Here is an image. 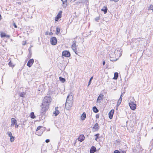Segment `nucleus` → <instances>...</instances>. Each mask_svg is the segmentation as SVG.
<instances>
[{
    "label": "nucleus",
    "mask_w": 153,
    "mask_h": 153,
    "mask_svg": "<svg viewBox=\"0 0 153 153\" xmlns=\"http://www.w3.org/2000/svg\"><path fill=\"white\" fill-rule=\"evenodd\" d=\"M76 42L75 40H74L72 41V45H71V48L74 51L75 53L76 54H77V47L76 44Z\"/></svg>",
    "instance_id": "39448f33"
},
{
    "label": "nucleus",
    "mask_w": 153,
    "mask_h": 153,
    "mask_svg": "<svg viewBox=\"0 0 153 153\" xmlns=\"http://www.w3.org/2000/svg\"><path fill=\"white\" fill-rule=\"evenodd\" d=\"M5 37H7V38H9L10 37V36L9 35H6Z\"/></svg>",
    "instance_id": "49530a36"
},
{
    "label": "nucleus",
    "mask_w": 153,
    "mask_h": 153,
    "mask_svg": "<svg viewBox=\"0 0 153 153\" xmlns=\"http://www.w3.org/2000/svg\"><path fill=\"white\" fill-rule=\"evenodd\" d=\"M50 42L52 45H55L57 42V39L55 37H52L50 39Z\"/></svg>",
    "instance_id": "6e6552de"
},
{
    "label": "nucleus",
    "mask_w": 153,
    "mask_h": 153,
    "mask_svg": "<svg viewBox=\"0 0 153 153\" xmlns=\"http://www.w3.org/2000/svg\"><path fill=\"white\" fill-rule=\"evenodd\" d=\"M62 2L63 7H65L67 5V0H61Z\"/></svg>",
    "instance_id": "aec40b11"
},
{
    "label": "nucleus",
    "mask_w": 153,
    "mask_h": 153,
    "mask_svg": "<svg viewBox=\"0 0 153 153\" xmlns=\"http://www.w3.org/2000/svg\"><path fill=\"white\" fill-rule=\"evenodd\" d=\"M140 39V38H139L133 39L132 42L131 43V45L133 48L136 47L139 45Z\"/></svg>",
    "instance_id": "20e7f679"
},
{
    "label": "nucleus",
    "mask_w": 153,
    "mask_h": 153,
    "mask_svg": "<svg viewBox=\"0 0 153 153\" xmlns=\"http://www.w3.org/2000/svg\"><path fill=\"white\" fill-rule=\"evenodd\" d=\"M8 64L10 66H11L12 63L11 61L9 62L8 63Z\"/></svg>",
    "instance_id": "de8ad7c7"
},
{
    "label": "nucleus",
    "mask_w": 153,
    "mask_h": 153,
    "mask_svg": "<svg viewBox=\"0 0 153 153\" xmlns=\"http://www.w3.org/2000/svg\"><path fill=\"white\" fill-rule=\"evenodd\" d=\"M105 61H103V63H102L103 65H105Z\"/></svg>",
    "instance_id": "603ef678"
},
{
    "label": "nucleus",
    "mask_w": 153,
    "mask_h": 153,
    "mask_svg": "<svg viewBox=\"0 0 153 153\" xmlns=\"http://www.w3.org/2000/svg\"><path fill=\"white\" fill-rule=\"evenodd\" d=\"M110 1H114L115 2H117L119 1V0H109Z\"/></svg>",
    "instance_id": "ea45409f"
},
{
    "label": "nucleus",
    "mask_w": 153,
    "mask_h": 153,
    "mask_svg": "<svg viewBox=\"0 0 153 153\" xmlns=\"http://www.w3.org/2000/svg\"><path fill=\"white\" fill-rule=\"evenodd\" d=\"M114 153H121L118 150H115Z\"/></svg>",
    "instance_id": "4c0bfd02"
},
{
    "label": "nucleus",
    "mask_w": 153,
    "mask_h": 153,
    "mask_svg": "<svg viewBox=\"0 0 153 153\" xmlns=\"http://www.w3.org/2000/svg\"><path fill=\"white\" fill-rule=\"evenodd\" d=\"M96 148L94 146H92L90 150V153H94L96 151Z\"/></svg>",
    "instance_id": "412c9836"
},
{
    "label": "nucleus",
    "mask_w": 153,
    "mask_h": 153,
    "mask_svg": "<svg viewBox=\"0 0 153 153\" xmlns=\"http://www.w3.org/2000/svg\"><path fill=\"white\" fill-rule=\"evenodd\" d=\"M93 110L94 112L96 113H97L99 111L98 110L95 106H94L93 108Z\"/></svg>",
    "instance_id": "393cba45"
},
{
    "label": "nucleus",
    "mask_w": 153,
    "mask_h": 153,
    "mask_svg": "<svg viewBox=\"0 0 153 153\" xmlns=\"http://www.w3.org/2000/svg\"><path fill=\"white\" fill-rule=\"evenodd\" d=\"M19 127V125L17 124V123L15 125V127L18 128Z\"/></svg>",
    "instance_id": "a19ab883"
},
{
    "label": "nucleus",
    "mask_w": 153,
    "mask_h": 153,
    "mask_svg": "<svg viewBox=\"0 0 153 153\" xmlns=\"http://www.w3.org/2000/svg\"><path fill=\"white\" fill-rule=\"evenodd\" d=\"M49 142H50V140L49 139H47L45 140V142L46 143H48Z\"/></svg>",
    "instance_id": "79ce46f5"
},
{
    "label": "nucleus",
    "mask_w": 153,
    "mask_h": 153,
    "mask_svg": "<svg viewBox=\"0 0 153 153\" xmlns=\"http://www.w3.org/2000/svg\"><path fill=\"white\" fill-rule=\"evenodd\" d=\"M43 131V129H41V130H38V131H36V134L39 136H40L42 134Z\"/></svg>",
    "instance_id": "2eb2a0df"
},
{
    "label": "nucleus",
    "mask_w": 153,
    "mask_h": 153,
    "mask_svg": "<svg viewBox=\"0 0 153 153\" xmlns=\"http://www.w3.org/2000/svg\"><path fill=\"white\" fill-rule=\"evenodd\" d=\"M43 128V127L42 126H39L37 127V128L36 130V131H38V130H41V129H41V128Z\"/></svg>",
    "instance_id": "72a5a7b5"
},
{
    "label": "nucleus",
    "mask_w": 153,
    "mask_h": 153,
    "mask_svg": "<svg viewBox=\"0 0 153 153\" xmlns=\"http://www.w3.org/2000/svg\"><path fill=\"white\" fill-rule=\"evenodd\" d=\"M118 76V74L117 72L115 73L114 74V77L113 79H117Z\"/></svg>",
    "instance_id": "b1692460"
},
{
    "label": "nucleus",
    "mask_w": 153,
    "mask_h": 153,
    "mask_svg": "<svg viewBox=\"0 0 153 153\" xmlns=\"http://www.w3.org/2000/svg\"><path fill=\"white\" fill-rule=\"evenodd\" d=\"M114 113V110L113 109L111 110V111L109 113V117L110 119H112Z\"/></svg>",
    "instance_id": "4468645a"
},
{
    "label": "nucleus",
    "mask_w": 153,
    "mask_h": 153,
    "mask_svg": "<svg viewBox=\"0 0 153 153\" xmlns=\"http://www.w3.org/2000/svg\"><path fill=\"white\" fill-rule=\"evenodd\" d=\"M73 103V96L71 94H69L67 96L65 104V109L68 110H70Z\"/></svg>",
    "instance_id": "f03ea898"
},
{
    "label": "nucleus",
    "mask_w": 153,
    "mask_h": 153,
    "mask_svg": "<svg viewBox=\"0 0 153 153\" xmlns=\"http://www.w3.org/2000/svg\"><path fill=\"white\" fill-rule=\"evenodd\" d=\"M152 10L153 12V6L152 5H151L148 8V10Z\"/></svg>",
    "instance_id": "7c9ffc66"
},
{
    "label": "nucleus",
    "mask_w": 153,
    "mask_h": 153,
    "mask_svg": "<svg viewBox=\"0 0 153 153\" xmlns=\"http://www.w3.org/2000/svg\"><path fill=\"white\" fill-rule=\"evenodd\" d=\"M7 134L8 136L10 137L12 136V134L10 132L8 131L7 132Z\"/></svg>",
    "instance_id": "f704fd0d"
},
{
    "label": "nucleus",
    "mask_w": 153,
    "mask_h": 153,
    "mask_svg": "<svg viewBox=\"0 0 153 153\" xmlns=\"http://www.w3.org/2000/svg\"><path fill=\"white\" fill-rule=\"evenodd\" d=\"M25 124H24V123L23 122V123H22V125H25Z\"/></svg>",
    "instance_id": "5fc2aeb1"
},
{
    "label": "nucleus",
    "mask_w": 153,
    "mask_h": 153,
    "mask_svg": "<svg viewBox=\"0 0 153 153\" xmlns=\"http://www.w3.org/2000/svg\"><path fill=\"white\" fill-rule=\"evenodd\" d=\"M10 137V141L11 142H13L14 141V137L12 136Z\"/></svg>",
    "instance_id": "2f4dec72"
},
{
    "label": "nucleus",
    "mask_w": 153,
    "mask_h": 153,
    "mask_svg": "<svg viewBox=\"0 0 153 153\" xmlns=\"http://www.w3.org/2000/svg\"><path fill=\"white\" fill-rule=\"evenodd\" d=\"M103 96L104 95L103 94H100L97 98V102L99 103L101 102L102 100Z\"/></svg>",
    "instance_id": "9d476101"
},
{
    "label": "nucleus",
    "mask_w": 153,
    "mask_h": 153,
    "mask_svg": "<svg viewBox=\"0 0 153 153\" xmlns=\"http://www.w3.org/2000/svg\"><path fill=\"white\" fill-rule=\"evenodd\" d=\"M88 0H80L76 2V4L79 5L80 4H84V3L87 2Z\"/></svg>",
    "instance_id": "dca6fc26"
},
{
    "label": "nucleus",
    "mask_w": 153,
    "mask_h": 153,
    "mask_svg": "<svg viewBox=\"0 0 153 153\" xmlns=\"http://www.w3.org/2000/svg\"><path fill=\"white\" fill-rule=\"evenodd\" d=\"M5 34L4 33L1 32V37H4L5 36Z\"/></svg>",
    "instance_id": "473e14b6"
},
{
    "label": "nucleus",
    "mask_w": 153,
    "mask_h": 153,
    "mask_svg": "<svg viewBox=\"0 0 153 153\" xmlns=\"http://www.w3.org/2000/svg\"><path fill=\"white\" fill-rule=\"evenodd\" d=\"M62 55L66 57H69L70 56V53L69 52L65 51L62 52Z\"/></svg>",
    "instance_id": "1a4fd4ad"
},
{
    "label": "nucleus",
    "mask_w": 153,
    "mask_h": 153,
    "mask_svg": "<svg viewBox=\"0 0 153 153\" xmlns=\"http://www.w3.org/2000/svg\"><path fill=\"white\" fill-rule=\"evenodd\" d=\"M98 127H99V125L97 123H96L94 126L93 127V128L95 130L97 131L98 130Z\"/></svg>",
    "instance_id": "5701e85b"
},
{
    "label": "nucleus",
    "mask_w": 153,
    "mask_h": 153,
    "mask_svg": "<svg viewBox=\"0 0 153 153\" xmlns=\"http://www.w3.org/2000/svg\"><path fill=\"white\" fill-rule=\"evenodd\" d=\"M1 19V15L0 14V20Z\"/></svg>",
    "instance_id": "864d4df0"
},
{
    "label": "nucleus",
    "mask_w": 153,
    "mask_h": 153,
    "mask_svg": "<svg viewBox=\"0 0 153 153\" xmlns=\"http://www.w3.org/2000/svg\"><path fill=\"white\" fill-rule=\"evenodd\" d=\"M96 136V137L95 138V140H97V139L98 138V136L99 135V134H97L95 135Z\"/></svg>",
    "instance_id": "e433bc0d"
},
{
    "label": "nucleus",
    "mask_w": 153,
    "mask_h": 153,
    "mask_svg": "<svg viewBox=\"0 0 153 153\" xmlns=\"http://www.w3.org/2000/svg\"><path fill=\"white\" fill-rule=\"evenodd\" d=\"M59 79L62 83H64L65 81V79L63 78L62 77H59Z\"/></svg>",
    "instance_id": "bb28decb"
},
{
    "label": "nucleus",
    "mask_w": 153,
    "mask_h": 153,
    "mask_svg": "<svg viewBox=\"0 0 153 153\" xmlns=\"http://www.w3.org/2000/svg\"><path fill=\"white\" fill-rule=\"evenodd\" d=\"M129 103V105L131 109L133 110H135L136 108V104L135 103V101L134 99L132 97Z\"/></svg>",
    "instance_id": "7ed1b4c3"
},
{
    "label": "nucleus",
    "mask_w": 153,
    "mask_h": 153,
    "mask_svg": "<svg viewBox=\"0 0 153 153\" xmlns=\"http://www.w3.org/2000/svg\"><path fill=\"white\" fill-rule=\"evenodd\" d=\"M107 8L106 6H104L101 9V10L104 12V14H106V13L107 11Z\"/></svg>",
    "instance_id": "4be33fe9"
},
{
    "label": "nucleus",
    "mask_w": 153,
    "mask_h": 153,
    "mask_svg": "<svg viewBox=\"0 0 153 153\" xmlns=\"http://www.w3.org/2000/svg\"><path fill=\"white\" fill-rule=\"evenodd\" d=\"M123 97V96L122 95V94L120 96V97L119 98V99H120V100H122V97Z\"/></svg>",
    "instance_id": "c03bdc74"
},
{
    "label": "nucleus",
    "mask_w": 153,
    "mask_h": 153,
    "mask_svg": "<svg viewBox=\"0 0 153 153\" xmlns=\"http://www.w3.org/2000/svg\"><path fill=\"white\" fill-rule=\"evenodd\" d=\"M49 35L50 36L52 35H53V33H52V32H51L49 33Z\"/></svg>",
    "instance_id": "09e8293b"
},
{
    "label": "nucleus",
    "mask_w": 153,
    "mask_h": 153,
    "mask_svg": "<svg viewBox=\"0 0 153 153\" xmlns=\"http://www.w3.org/2000/svg\"><path fill=\"white\" fill-rule=\"evenodd\" d=\"M25 94V92L19 93V95L20 97H24V96Z\"/></svg>",
    "instance_id": "a878e982"
},
{
    "label": "nucleus",
    "mask_w": 153,
    "mask_h": 153,
    "mask_svg": "<svg viewBox=\"0 0 153 153\" xmlns=\"http://www.w3.org/2000/svg\"><path fill=\"white\" fill-rule=\"evenodd\" d=\"M13 25L14 26V27L15 28H17V26L16 25V24L15 23H13Z\"/></svg>",
    "instance_id": "37998d69"
},
{
    "label": "nucleus",
    "mask_w": 153,
    "mask_h": 153,
    "mask_svg": "<svg viewBox=\"0 0 153 153\" xmlns=\"http://www.w3.org/2000/svg\"><path fill=\"white\" fill-rule=\"evenodd\" d=\"M85 139V137L83 135H81L78 138V140L80 142H82Z\"/></svg>",
    "instance_id": "a211bd4d"
},
{
    "label": "nucleus",
    "mask_w": 153,
    "mask_h": 153,
    "mask_svg": "<svg viewBox=\"0 0 153 153\" xmlns=\"http://www.w3.org/2000/svg\"><path fill=\"white\" fill-rule=\"evenodd\" d=\"M122 102V100L119 99L118 101V102H117V106H118L120 105L121 102Z\"/></svg>",
    "instance_id": "cd10ccee"
},
{
    "label": "nucleus",
    "mask_w": 153,
    "mask_h": 153,
    "mask_svg": "<svg viewBox=\"0 0 153 153\" xmlns=\"http://www.w3.org/2000/svg\"><path fill=\"white\" fill-rule=\"evenodd\" d=\"M76 0H71V1L72 2H74Z\"/></svg>",
    "instance_id": "3c124183"
},
{
    "label": "nucleus",
    "mask_w": 153,
    "mask_h": 153,
    "mask_svg": "<svg viewBox=\"0 0 153 153\" xmlns=\"http://www.w3.org/2000/svg\"><path fill=\"white\" fill-rule=\"evenodd\" d=\"M62 11H60L57 16L56 17L55 20V21H57L59 19L61 18L62 16Z\"/></svg>",
    "instance_id": "9b49d317"
},
{
    "label": "nucleus",
    "mask_w": 153,
    "mask_h": 153,
    "mask_svg": "<svg viewBox=\"0 0 153 153\" xmlns=\"http://www.w3.org/2000/svg\"><path fill=\"white\" fill-rule=\"evenodd\" d=\"M86 117V114L84 112L82 114L81 116V120H85V118Z\"/></svg>",
    "instance_id": "6ab92c4d"
},
{
    "label": "nucleus",
    "mask_w": 153,
    "mask_h": 153,
    "mask_svg": "<svg viewBox=\"0 0 153 153\" xmlns=\"http://www.w3.org/2000/svg\"><path fill=\"white\" fill-rule=\"evenodd\" d=\"M34 62V60L33 59H30L27 62V65L29 67H30L33 64Z\"/></svg>",
    "instance_id": "f8f14e48"
},
{
    "label": "nucleus",
    "mask_w": 153,
    "mask_h": 153,
    "mask_svg": "<svg viewBox=\"0 0 153 153\" xmlns=\"http://www.w3.org/2000/svg\"><path fill=\"white\" fill-rule=\"evenodd\" d=\"M56 31L57 33H56V34H58L59 33L60 31V29L58 27H57L56 28Z\"/></svg>",
    "instance_id": "c85d7f7f"
},
{
    "label": "nucleus",
    "mask_w": 153,
    "mask_h": 153,
    "mask_svg": "<svg viewBox=\"0 0 153 153\" xmlns=\"http://www.w3.org/2000/svg\"><path fill=\"white\" fill-rule=\"evenodd\" d=\"M51 100V98L49 96H47L44 98L42 105V108L40 111L41 113H44L48 109Z\"/></svg>",
    "instance_id": "f257e3e1"
},
{
    "label": "nucleus",
    "mask_w": 153,
    "mask_h": 153,
    "mask_svg": "<svg viewBox=\"0 0 153 153\" xmlns=\"http://www.w3.org/2000/svg\"><path fill=\"white\" fill-rule=\"evenodd\" d=\"M120 153H126V152L125 151H123L122 152H121Z\"/></svg>",
    "instance_id": "8fccbe9b"
},
{
    "label": "nucleus",
    "mask_w": 153,
    "mask_h": 153,
    "mask_svg": "<svg viewBox=\"0 0 153 153\" xmlns=\"http://www.w3.org/2000/svg\"><path fill=\"white\" fill-rule=\"evenodd\" d=\"M114 52L116 55L117 57H119L122 55V50L120 48H117L114 51Z\"/></svg>",
    "instance_id": "423d86ee"
},
{
    "label": "nucleus",
    "mask_w": 153,
    "mask_h": 153,
    "mask_svg": "<svg viewBox=\"0 0 153 153\" xmlns=\"http://www.w3.org/2000/svg\"><path fill=\"white\" fill-rule=\"evenodd\" d=\"M58 107H56L55 108V111L53 112V114L55 115V116H56L59 113V111L58 110Z\"/></svg>",
    "instance_id": "f3484780"
},
{
    "label": "nucleus",
    "mask_w": 153,
    "mask_h": 153,
    "mask_svg": "<svg viewBox=\"0 0 153 153\" xmlns=\"http://www.w3.org/2000/svg\"><path fill=\"white\" fill-rule=\"evenodd\" d=\"M17 123L16 120L14 118H12L11 119V126L12 127L14 126Z\"/></svg>",
    "instance_id": "ddd939ff"
},
{
    "label": "nucleus",
    "mask_w": 153,
    "mask_h": 153,
    "mask_svg": "<svg viewBox=\"0 0 153 153\" xmlns=\"http://www.w3.org/2000/svg\"><path fill=\"white\" fill-rule=\"evenodd\" d=\"M110 57L111 61H116L117 58H118V57H117L116 55L114 52L110 53Z\"/></svg>",
    "instance_id": "0eeeda50"
},
{
    "label": "nucleus",
    "mask_w": 153,
    "mask_h": 153,
    "mask_svg": "<svg viewBox=\"0 0 153 153\" xmlns=\"http://www.w3.org/2000/svg\"><path fill=\"white\" fill-rule=\"evenodd\" d=\"M93 78V76H92L90 79V80H89V82H88V86L89 85H90V84H91V80Z\"/></svg>",
    "instance_id": "c9c22d12"
},
{
    "label": "nucleus",
    "mask_w": 153,
    "mask_h": 153,
    "mask_svg": "<svg viewBox=\"0 0 153 153\" xmlns=\"http://www.w3.org/2000/svg\"><path fill=\"white\" fill-rule=\"evenodd\" d=\"M30 117L32 118H34L35 117L34 114L33 112H32L30 114Z\"/></svg>",
    "instance_id": "c756f323"
},
{
    "label": "nucleus",
    "mask_w": 153,
    "mask_h": 153,
    "mask_svg": "<svg viewBox=\"0 0 153 153\" xmlns=\"http://www.w3.org/2000/svg\"><path fill=\"white\" fill-rule=\"evenodd\" d=\"M99 19H100V18L99 17H97L95 19V20L97 21H98L99 20Z\"/></svg>",
    "instance_id": "58836bf2"
},
{
    "label": "nucleus",
    "mask_w": 153,
    "mask_h": 153,
    "mask_svg": "<svg viewBox=\"0 0 153 153\" xmlns=\"http://www.w3.org/2000/svg\"><path fill=\"white\" fill-rule=\"evenodd\" d=\"M99 114H97L96 115V118H99Z\"/></svg>",
    "instance_id": "a18cd8bd"
}]
</instances>
